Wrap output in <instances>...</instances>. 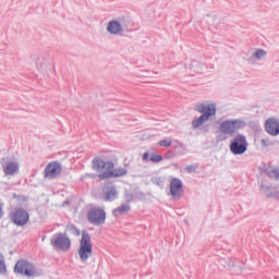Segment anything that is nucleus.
Wrapping results in <instances>:
<instances>
[{
    "label": "nucleus",
    "mask_w": 279,
    "mask_h": 279,
    "mask_svg": "<svg viewBox=\"0 0 279 279\" xmlns=\"http://www.w3.org/2000/svg\"><path fill=\"white\" fill-rule=\"evenodd\" d=\"M271 184L269 183H262L260 185V191L262 193H264V195H266V197H271L274 194L271 193Z\"/></svg>",
    "instance_id": "obj_19"
},
{
    "label": "nucleus",
    "mask_w": 279,
    "mask_h": 279,
    "mask_svg": "<svg viewBox=\"0 0 279 279\" xmlns=\"http://www.w3.org/2000/svg\"><path fill=\"white\" fill-rule=\"evenodd\" d=\"M1 167L4 171V175H14V173H19V163L10 161V158H2Z\"/></svg>",
    "instance_id": "obj_12"
},
{
    "label": "nucleus",
    "mask_w": 279,
    "mask_h": 279,
    "mask_svg": "<svg viewBox=\"0 0 279 279\" xmlns=\"http://www.w3.org/2000/svg\"><path fill=\"white\" fill-rule=\"evenodd\" d=\"M87 219L92 226H104L106 223V210L94 207L88 210Z\"/></svg>",
    "instance_id": "obj_9"
},
{
    "label": "nucleus",
    "mask_w": 279,
    "mask_h": 279,
    "mask_svg": "<svg viewBox=\"0 0 279 279\" xmlns=\"http://www.w3.org/2000/svg\"><path fill=\"white\" fill-rule=\"evenodd\" d=\"M62 173V165L60 162L54 161L50 162L45 168V178H48V180H56L58 175Z\"/></svg>",
    "instance_id": "obj_11"
},
{
    "label": "nucleus",
    "mask_w": 279,
    "mask_h": 279,
    "mask_svg": "<svg viewBox=\"0 0 279 279\" xmlns=\"http://www.w3.org/2000/svg\"><path fill=\"white\" fill-rule=\"evenodd\" d=\"M143 160L144 162H149V160L150 162H162V155L153 153L149 157V153H144Z\"/></svg>",
    "instance_id": "obj_16"
},
{
    "label": "nucleus",
    "mask_w": 279,
    "mask_h": 279,
    "mask_svg": "<svg viewBox=\"0 0 279 279\" xmlns=\"http://www.w3.org/2000/svg\"><path fill=\"white\" fill-rule=\"evenodd\" d=\"M154 184H156L160 189H163L165 187V180H162V178H156L154 180Z\"/></svg>",
    "instance_id": "obj_25"
},
{
    "label": "nucleus",
    "mask_w": 279,
    "mask_h": 279,
    "mask_svg": "<svg viewBox=\"0 0 279 279\" xmlns=\"http://www.w3.org/2000/svg\"><path fill=\"white\" fill-rule=\"evenodd\" d=\"M107 32L112 34V36H119V34H122L123 32V25H121L119 21L112 20L107 25Z\"/></svg>",
    "instance_id": "obj_15"
},
{
    "label": "nucleus",
    "mask_w": 279,
    "mask_h": 279,
    "mask_svg": "<svg viewBox=\"0 0 279 279\" xmlns=\"http://www.w3.org/2000/svg\"><path fill=\"white\" fill-rule=\"evenodd\" d=\"M78 256L82 263H87L88 258L93 256V241L88 231H82V238L80 241Z\"/></svg>",
    "instance_id": "obj_4"
},
{
    "label": "nucleus",
    "mask_w": 279,
    "mask_h": 279,
    "mask_svg": "<svg viewBox=\"0 0 279 279\" xmlns=\"http://www.w3.org/2000/svg\"><path fill=\"white\" fill-rule=\"evenodd\" d=\"M265 56H267V51H265L264 49H257L253 54V58H255V60H263Z\"/></svg>",
    "instance_id": "obj_22"
},
{
    "label": "nucleus",
    "mask_w": 279,
    "mask_h": 279,
    "mask_svg": "<svg viewBox=\"0 0 279 279\" xmlns=\"http://www.w3.org/2000/svg\"><path fill=\"white\" fill-rule=\"evenodd\" d=\"M92 169L99 173V180H110V178H123V175H128L126 168L114 169L113 161H104L100 157H94L92 160Z\"/></svg>",
    "instance_id": "obj_1"
},
{
    "label": "nucleus",
    "mask_w": 279,
    "mask_h": 279,
    "mask_svg": "<svg viewBox=\"0 0 279 279\" xmlns=\"http://www.w3.org/2000/svg\"><path fill=\"white\" fill-rule=\"evenodd\" d=\"M43 241H45V238H43Z\"/></svg>",
    "instance_id": "obj_30"
},
{
    "label": "nucleus",
    "mask_w": 279,
    "mask_h": 279,
    "mask_svg": "<svg viewBox=\"0 0 279 279\" xmlns=\"http://www.w3.org/2000/svg\"><path fill=\"white\" fill-rule=\"evenodd\" d=\"M66 232H70V234H73V236H80L81 232L80 229L75 225H68L65 227Z\"/></svg>",
    "instance_id": "obj_20"
},
{
    "label": "nucleus",
    "mask_w": 279,
    "mask_h": 279,
    "mask_svg": "<svg viewBox=\"0 0 279 279\" xmlns=\"http://www.w3.org/2000/svg\"><path fill=\"white\" fill-rule=\"evenodd\" d=\"M247 147H250V144L247 137L243 134L238 133L230 140L229 149L233 156H243L247 151Z\"/></svg>",
    "instance_id": "obj_5"
},
{
    "label": "nucleus",
    "mask_w": 279,
    "mask_h": 279,
    "mask_svg": "<svg viewBox=\"0 0 279 279\" xmlns=\"http://www.w3.org/2000/svg\"><path fill=\"white\" fill-rule=\"evenodd\" d=\"M158 145H160V147H171V140H161L158 142Z\"/></svg>",
    "instance_id": "obj_24"
},
{
    "label": "nucleus",
    "mask_w": 279,
    "mask_h": 279,
    "mask_svg": "<svg viewBox=\"0 0 279 279\" xmlns=\"http://www.w3.org/2000/svg\"><path fill=\"white\" fill-rule=\"evenodd\" d=\"M170 195L174 199H182L184 195V183H182L180 178H172L170 182Z\"/></svg>",
    "instance_id": "obj_10"
},
{
    "label": "nucleus",
    "mask_w": 279,
    "mask_h": 279,
    "mask_svg": "<svg viewBox=\"0 0 279 279\" xmlns=\"http://www.w3.org/2000/svg\"><path fill=\"white\" fill-rule=\"evenodd\" d=\"M199 63L197 61H193L190 65V69H193L196 73H199V68H197Z\"/></svg>",
    "instance_id": "obj_26"
},
{
    "label": "nucleus",
    "mask_w": 279,
    "mask_h": 279,
    "mask_svg": "<svg viewBox=\"0 0 279 279\" xmlns=\"http://www.w3.org/2000/svg\"><path fill=\"white\" fill-rule=\"evenodd\" d=\"M9 219L17 228H23L29 223V211L23 207H15L9 213Z\"/></svg>",
    "instance_id": "obj_6"
},
{
    "label": "nucleus",
    "mask_w": 279,
    "mask_h": 279,
    "mask_svg": "<svg viewBox=\"0 0 279 279\" xmlns=\"http://www.w3.org/2000/svg\"><path fill=\"white\" fill-rule=\"evenodd\" d=\"M0 274H8V267L5 266V257L0 253Z\"/></svg>",
    "instance_id": "obj_21"
},
{
    "label": "nucleus",
    "mask_w": 279,
    "mask_h": 279,
    "mask_svg": "<svg viewBox=\"0 0 279 279\" xmlns=\"http://www.w3.org/2000/svg\"><path fill=\"white\" fill-rule=\"evenodd\" d=\"M247 123L243 120L234 119V120H225L219 125V131L222 134H228L232 136V134L236 133V130H243Z\"/></svg>",
    "instance_id": "obj_7"
},
{
    "label": "nucleus",
    "mask_w": 279,
    "mask_h": 279,
    "mask_svg": "<svg viewBox=\"0 0 279 279\" xmlns=\"http://www.w3.org/2000/svg\"><path fill=\"white\" fill-rule=\"evenodd\" d=\"M197 169H199V166L197 163L195 165H189L184 168V172L185 173H195V171H197Z\"/></svg>",
    "instance_id": "obj_23"
},
{
    "label": "nucleus",
    "mask_w": 279,
    "mask_h": 279,
    "mask_svg": "<svg viewBox=\"0 0 279 279\" xmlns=\"http://www.w3.org/2000/svg\"><path fill=\"white\" fill-rule=\"evenodd\" d=\"M264 172L268 178H272L275 180H279V168H266L264 169Z\"/></svg>",
    "instance_id": "obj_18"
},
{
    "label": "nucleus",
    "mask_w": 279,
    "mask_h": 279,
    "mask_svg": "<svg viewBox=\"0 0 279 279\" xmlns=\"http://www.w3.org/2000/svg\"><path fill=\"white\" fill-rule=\"evenodd\" d=\"M3 215H5V211H3V203H0V219H3Z\"/></svg>",
    "instance_id": "obj_29"
},
{
    "label": "nucleus",
    "mask_w": 279,
    "mask_h": 279,
    "mask_svg": "<svg viewBox=\"0 0 279 279\" xmlns=\"http://www.w3.org/2000/svg\"><path fill=\"white\" fill-rule=\"evenodd\" d=\"M105 202H114L119 199V191H117V185L114 183H108L104 187Z\"/></svg>",
    "instance_id": "obj_14"
},
{
    "label": "nucleus",
    "mask_w": 279,
    "mask_h": 279,
    "mask_svg": "<svg viewBox=\"0 0 279 279\" xmlns=\"http://www.w3.org/2000/svg\"><path fill=\"white\" fill-rule=\"evenodd\" d=\"M131 209L129 204H121L119 207L113 209L114 217H121V215H128V211Z\"/></svg>",
    "instance_id": "obj_17"
},
{
    "label": "nucleus",
    "mask_w": 279,
    "mask_h": 279,
    "mask_svg": "<svg viewBox=\"0 0 279 279\" xmlns=\"http://www.w3.org/2000/svg\"><path fill=\"white\" fill-rule=\"evenodd\" d=\"M260 143L262 147H269L271 145V141H269V138H262Z\"/></svg>",
    "instance_id": "obj_27"
},
{
    "label": "nucleus",
    "mask_w": 279,
    "mask_h": 279,
    "mask_svg": "<svg viewBox=\"0 0 279 279\" xmlns=\"http://www.w3.org/2000/svg\"><path fill=\"white\" fill-rule=\"evenodd\" d=\"M265 130L270 136L279 135V119L278 118H268L265 122Z\"/></svg>",
    "instance_id": "obj_13"
},
{
    "label": "nucleus",
    "mask_w": 279,
    "mask_h": 279,
    "mask_svg": "<svg viewBox=\"0 0 279 279\" xmlns=\"http://www.w3.org/2000/svg\"><path fill=\"white\" fill-rule=\"evenodd\" d=\"M125 199H126L128 203L133 202L134 201V195L126 194Z\"/></svg>",
    "instance_id": "obj_28"
},
{
    "label": "nucleus",
    "mask_w": 279,
    "mask_h": 279,
    "mask_svg": "<svg viewBox=\"0 0 279 279\" xmlns=\"http://www.w3.org/2000/svg\"><path fill=\"white\" fill-rule=\"evenodd\" d=\"M197 112L201 113L198 118H195L192 121V128L193 130H203V132H210L208 126H202L206 121H210L211 117H216L217 114V104L211 102L209 105L201 104L197 106Z\"/></svg>",
    "instance_id": "obj_2"
},
{
    "label": "nucleus",
    "mask_w": 279,
    "mask_h": 279,
    "mask_svg": "<svg viewBox=\"0 0 279 279\" xmlns=\"http://www.w3.org/2000/svg\"><path fill=\"white\" fill-rule=\"evenodd\" d=\"M50 245L53 250H61L62 252H69L71 250V239L66 233H56L50 239Z\"/></svg>",
    "instance_id": "obj_8"
},
{
    "label": "nucleus",
    "mask_w": 279,
    "mask_h": 279,
    "mask_svg": "<svg viewBox=\"0 0 279 279\" xmlns=\"http://www.w3.org/2000/svg\"><path fill=\"white\" fill-rule=\"evenodd\" d=\"M14 272L20 274L21 276H26V278H38V276H43V270L36 269V266L33 263L25 259L16 262Z\"/></svg>",
    "instance_id": "obj_3"
}]
</instances>
